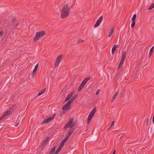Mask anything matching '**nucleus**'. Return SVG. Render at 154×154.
Listing matches in <instances>:
<instances>
[{
    "mask_svg": "<svg viewBox=\"0 0 154 154\" xmlns=\"http://www.w3.org/2000/svg\"><path fill=\"white\" fill-rule=\"evenodd\" d=\"M70 8L67 4H65L61 11L60 17L62 19L67 18L69 15Z\"/></svg>",
    "mask_w": 154,
    "mask_h": 154,
    "instance_id": "nucleus-1",
    "label": "nucleus"
},
{
    "mask_svg": "<svg viewBox=\"0 0 154 154\" xmlns=\"http://www.w3.org/2000/svg\"><path fill=\"white\" fill-rule=\"evenodd\" d=\"M45 32L44 31L36 32L35 33V36L33 39V41L36 42L40 38L43 37L45 35Z\"/></svg>",
    "mask_w": 154,
    "mask_h": 154,
    "instance_id": "nucleus-2",
    "label": "nucleus"
},
{
    "mask_svg": "<svg viewBox=\"0 0 154 154\" xmlns=\"http://www.w3.org/2000/svg\"><path fill=\"white\" fill-rule=\"evenodd\" d=\"M96 109L95 107L94 108L91 112H90V114H89V115L88 116V121H87V123H89L91 121V119H92V117L94 116V115L96 112Z\"/></svg>",
    "mask_w": 154,
    "mask_h": 154,
    "instance_id": "nucleus-3",
    "label": "nucleus"
},
{
    "mask_svg": "<svg viewBox=\"0 0 154 154\" xmlns=\"http://www.w3.org/2000/svg\"><path fill=\"white\" fill-rule=\"evenodd\" d=\"M55 116V114H54L51 116H50L49 117L45 119L42 122V124H45L48 123L54 118Z\"/></svg>",
    "mask_w": 154,
    "mask_h": 154,
    "instance_id": "nucleus-4",
    "label": "nucleus"
},
{
    "mask_svg": "<svg viewBox=\"0 0 154 154\" xmlns=\"http://www.w3.org/2000/svg\"><path fill=\"white\" fill-rule=\"evenodd\" d=\"M73 121V119H71L65 125L64 128L66 129L68 128L69 127L70 128H72L74 126L71 124Z\"/></svg>",
    "mask_w": 154,
    "mask_h": 154,
    "instance_id": "nucleus-5",
    "label": "nucleus"
},
{
    "mask_svg": "<svg viewBox=\"0 0 154 154\" xmlns=\"http://www.w3.org/2000/svg\"><path fill=\"white\" fill-rule=\"evenodd\" d=\"M62 55H60L57 57L55 63L54 64V66L56 67L58 66L61 61V59L62 58Z\"/></svg>",
    "mask_w": 154,
    "mask_h": 154,
    "instance_id": "nucleus-6",
    "label": "nucleus"
},
{
    "mask_svg": "<svg viewBox=\"0 0 154 154\" xmlns=\"http://www.w3.org/2000/svg\"><path fill=\"white\" fill-rule=\"evenodd\" d=\"M136 18V14H134L133 17H132L131 20H132V23L131 24V27L132 28H133L135 25L136 21L135 20Z\"/></svg>",
    "mask_w": 154,
    "mask_h": 154,
    "instance_id": "nucleus-7",
    "label": "nucleus"
},
{
    "mask_svg": "<svg viewBox=\"0 0 154 154\" xmlns=\"http://www.w3.org/2000/svg\"><path fill=\"white\" fill-rule=\"evenodd\" d=\"M70 104L69 102H68L66 103L62 108L63 110H66L67 111L69 109V108H68L70 106Z\"/></svg>",
    "mask_w": 154,
    "mask_h": 154,
    "instance_id": "nucleus-8",
    "label": "nucleus"
},
{
    "mask_svg": "<svg viewBox=\"0 0 154 154\" xmlns=\"http://www.w3.org/2000/svg\"><path fill=\"white\" fill-rule=\"evenodd\" d=\"M126 54H127V51H126L123 52V53L122 55V59H121L120 62L121 63H123L124 61V60L125 58V57H126Z\"/></svg>",
    "mask_w": 154,
    "mask_h": 154,
    "instance_id": "nucleus-9",
    "label": "nucleus"
},
{
    "mask_svg": "<svg viewBox=\"0 0 154 154\" xmlns=\"http://www.w3.org/2000/svg\"><path fill=\"white\" fill-rule=\"evenodd\" d=\"M74 130V129H73V128L71 129V130L69 131L66 137V138H67L68 139L71 136V135L73 133Z\"/></svg>",
    "mask_w": 154,
    "mask_h": 154,
    "instance_id": "nucleus-10",
    "label": "nucleus"
},
{
    "mask_svg": "<svg viewBox=\"0 0 154 154\" xmlns=\"http://www.w3.org/2000/svg\"><path fill=\"white\" fill-rule=\"evenodd\" d=\"M77 95H74L72 96L69 100L68 102H69L70 104H71L72 102H73L74 100H75L77 97Z\"/></svg>",
    "mask_w": 154,
    "mask_h": 154,
    "instance_id": "nucleus-11",
    "label": "nucleus"
},
{
    "mask_svg": "<svg viewBox=\"0 0 154 154\" xmlns=\"http://www.w3.org/2000/svg\"><path fill=\"white\" fill-rule=\"evenodd\" d=\"M73 94L72 92H70L67 96L65 100V102H67L72 96Z\"/></svg>",
    "mask_w": 154,
    "mask_h": 154,
    "instance_id": "nucleus-12",
    "label": "nucleus"
},
{
    "mask_svg": "<svg viewBox=\"0 0 154 154\" xmlns=\"http://www.w3.org/2000/svg\"><path fill=\"white\" fill-rule=\"evenodd\" d=\"M38 63L35 66V67L34 69L32 71V75H34V74H35V73L36 72V71L37 69H38Z\"/></svg>",
    "mask_w": 154,
    "mask_h": 154,
    "instance_id": "nucleus-13",
    "label": "nucleus"
},
{
    "mask_svg": "<svg viewBox=\"0 0 154 154\" xmlns=\"http://www.w3.org/2000/svg\"><path fill=\"white\" fill-rule=\"evenodd\" d=\"M49 139V137H47L46 139H45V140L42 142L41 146H43L46 145L48 141V140Z\"/></svg>",
    "mask_w": 154,
    "mask_h": 154,
    "instance_id": "nucleus-14",
    "label": "nucleus"
},
{
    "mask_svg": "<svg viewBox=\"0 0 154 154\" xmlns=\"http://www.w3.org/2000/svg\"><path fill=\"white\" fill-rule=\"evenodd\" d=\"M118 93V92L117 91L116 92V93L112 97V98L111 100V103L113 102L115 100V99L117 97V95Z\"/></svg>",
    "mask_w": 154,
    "mask_h": 154,
    "instance_id": "nucleus-15",
    "label": "nucleus"
},
{
    "mask_svg": "<svg viewBox=\"0 0 154 154\" xmlns=\"http://www.w3.org/2000/svg\"><path fill=\"white\" fill-rule=\"evenodd\" d=\"M114 28H113V27H112L111 28V30H110L109 32V35H108V37H110L111 35H112L113 33V32H114Z\"/></svg>",
    "mask_w": 154,
    "mask_h": 154,
    "instance_id": "nucleus-16",
    "label": "nucleus"
},
{
    "mask_svg": "<svg viewBox=\"0 0 154 154\" xmlns=\"http://www.w3.org/2000/svg\"><path fill=\"white\" fill-rule=\"evenodd\" d=\"M118 47V45H114L113 46V47L112 48V54H114V52H115V51L116 49Z\"/></svg>",
    "mask_w": 154,
    "mask_h": 154,
    "instance_id": "nucleus-17",
    "label": "nucleus"
},
{
    "mask_svg": "<svg viewBox=\"0 0 154 154\" xmlns=\"http://www.w3.org/2000/svg\"><path fill=\"white\" fill-rule=\"evenodd\" d=\"M62 148V145H60L56 150L55 154H58Z\"/></svg>",
    "mask_w": 154,
    "mask_h": 154,
    "instance_id": "nucleus-18",
    "label": "nucleus"
},
{
    "mask_svg": "<svg viewBox=\"0 0 154 154\" xmlns=\"http://www.w3.org/2000/svg\"><path fill=\"white\" fill-rule=\"evenodd\" d=\"M153 49H154V47H152L150 49V51H149V59L151 57V55L152 54V53Z\"/></svg>",
    "mask_w": 154,
    "mask_h": 154,
    "instance_id": "nucleus-19",
    "label": "nucleus"
},
{
    "mask_svg": "<svg viewBox=\"0 0 154 154\" xmlns=\"http://www.w3.org/2000/svg\"><path fill=\"white\" fill-rule=\"evenodd\" d=\"M56 148V146L53 147L51 149V151L50 152L49 154H53L54 152L55 149Z\"/></svg>",
    "mask_w": 154,
    "mask_h": 154,
    "instance_id": "nucleus-20",
    "label": "nucleus"
},
{
    "mask_svg": "<svg viewBox=\"0 0 154 154\" xmlns=\"http://www.w3.org/2000/svg\"><path fill=\"white\" fill-rule=\"evenodd\" d=\"M68 139L66 137L64 140H62L60 143L61 144L60 145H62V146L64 145L65 143L67 141Z\"/></svg>",
    "mask_w": 154,
    "mask_h": 154,
    "instance_id": "nucleus-21",
    "label": "nucleus"
},
{
    "mask_svg": "<svg viewBox=\"0 0 154 154\" xmlns=\"http://www.w3.org/2000/svg\"><path fill=\"white\" fill-rule=\"evenodd\" d=\"M46 90V88H44L43 90H42L41 91H40L38 93V95L40 96V95H41V94H43V93H44V92Z\"/></svg>",
    "mask_w": 154,
    "mask_h": 154,
    "instance_id": "nucleus-22",
    "label": "nucleus"
},
{
    "mask_svg": "<svg viewBox=\"0 0 154 154\" xmlns=\"http://www.w3.org/2000/svg\"><path fill=\"white\" fill-rule=\"evenodd\" d=\"M90 78H91L90 77L88 76L84 79L83 81L86 83V82L90 79Z\"/></svg>",
    "mask_w": 154,
    "mask_h": 154,
    "instance_id": "nucleus-23",
    "label": "nucleus"
},
{
    "mask_svg": "<svg viewBox=\"0 0 154 154\" xmlns=\"http://www.w3.org/2000/svg\"><path fill=\"white\" fill-rule=\"evenodd\" d=\"M103 19V17L101 16L97 20V21H98V22L100 23L102 20Z\"/></svg>",
    "mask_w": 154,
    "mask_h": 154,
    "instance_id": "nucleus-24",
    "label": "nucleus"
},
{
    "mask_svg": "<svg viewBox=\"0 0 154 154\" xmlns=\"http://www.w3.org/2000/svg\"><path fill=\"white\" fill-rule=\"evenodd\" d=\"M11 112L10 111H8L6 112L4 114V116H6L8 115L9 114H10V112Z\"/></svg>",
    "mask_w": 154,
    "mask_h": 154,
    "instance_id": "nucleus-25",
    "label": "nucleus"
},
{
    "mask_svg": "<svg viewBox=\"0 0 154 154\" xmlns=\"http://www.w3.org/2000/svg\"><path fill=\"white\" fill-rule=\"evenodd\" d=\"M154 8V3L152 4L148 8L149 10H151Z\"/></svg>",
    "mask_w": 154,
    "mask_h": 154,
    "instance_id": "nucleus-26",
    "label": "nucleus"
},
{
    "mask_svg": "<svg viewBox=\"0 0 154 154\" xmlns=\"http://www.w3.org/2000/svg\"><path fill=\"white\" fill-rule=\"evenodd\" d=\"M100 23L98 22L97 21L96 22V23L94 24V27H97L100 24Z\"/></svg>",
    "mask_w": 154,
    "mask_h": 154,
    "instance_id": "nucleus-27",
    "label": "nucleus"
},
{
    "mask_svg": "<svg viewBox=\"0 0 154 154\" xmlns=\"http://www.w3.org/2000/svg\"><path fill=\"white\" fill-rule=\"evenodd\" d=\"M84 87V86H83L82 85H80L79 86V88H78V91H80L81 90H82L83 88Z\"/></svg>",
    "mask_w": 154,
    "mask_h": 154,
    "instance_id": "nucleus-28",
    "label": "nucleus"
},
{
    "mask_svg": "<svg viewBox=\"0 0 154 154\" xmlns=\"http://www.w3.org/2000/svg\"><path fill=\"white\" fill-rule=\"evenodd\" d=\"M84 40H82V39H79L78 40L77 43V44H79L83 42H84Z\"/></svg>",
    "mask_w": 154,
    "mask_h": 154,
    "instance_id": "nucleus-29",
    "label": "nucleus"
},
{
    "mask_svg": "<svg viewBox=\"0 0 154 154\" xmlns=\"http://www.w3.org/2000/svg\"><path fill=\"white\" fill-rule=\"evenodd\" d=\"M16 19L15 18H12L11 19V22L12 23H14L16 21Z\"/></svg>",
    "mask_w": 154,
    "mask_h": 154,
    "instance_id": "nucleus-30",
    "label": "nucleus"
},
{
    "mask_svg": "<svg viewBox=\"0 0 154 154\" xmlns=\"http://www.w3.org/2000/svg\"><path fill=\"white\" fill-rule=\"evenodd\" d=\"M85 84L86 83L83 81L80 85L84 87Z\"/></svg>",
    "mask_w": 154,
    "mask_h": 154,
    "instance_id": "nucleus-31",
    "label": "nucleus"
},
{
    "mask_svg": "<svg viewBox=\"0 0 154 154\" xmlns=\"http://www.w3.org/2000/svg\"><path fill=\"white\" fill-rule=\"evenodd\" d=\"M76 122H77L76 121H74V122L73 121L71 124H72V125H73V126H74L75 125Z\"/></svg>",
    "mask_w": 154,
    "mask_h": 154,
    "instance_id": "nucleus-32",
    "label": "nucleus"
},
{
    "mask_svg": "<svg viewBox=\"0 0 154 154\" xmlns=\"http://www.w3.org/2000/svg\"><path fill=\"white\" fill-rule=\"evenodd\" d=\"M3 34V31H1L0 32V38L2 37Z\"/></svg>",
    "mask_w": 154,
    "mask_h": 154,
    "instance_id": "nucleus-33",
    "label": "nucleus"
},
{
    "mask_svg": "<svg viewBox=\"0 0 154 154\" xmlns=\"http://www.w3.org/2000/svg\"><path fill=\"white\" fill-rule=\"evenodd\" d=\"M114 121H113L109 127V128H110L111 127H112L113 126V125H114Z\"/></svg>",
    "mask_w": 154,
    "mask_h": 154,
    "instance_id": "nucleus-34",
    "label": "nucleus"
},
{
    "mask_svg": "<svg viewBox=\"0 0 154 154\" xmlns=\"http://www.w3.org/2000/svg\"><path fill=\"white\" fill-rule=\"evenodd\" d=\"M149 122V119L148 118L147 119L146 121V126H147V125H148V124Z\"/></svg>",
    "mask_w": 154,
    "mask_h": 154,
    "instance_id": "nucleus-35",
    "label": "nucleus"
},
{
    "mask_svg": "<svg viewBox=\"0 0 154 154\" xmlns=\"http://www.w3.org/2000/svg\"><path fill=\"white\" fill-rule=\"evenodd\" d=\"M16 105H13L12 106V107H11L10 108V109H13V108L16 106Z\"/></svg>",
    "mask_w": 154,
    "mask_h": 154,
    "instance_id": "nucleus-36",
    "label": "nucleus"
},
{
    "mask_svg": "<svg viewBox=\"0 0 154 154\" xmlns=\"http://www.w3.org/2000/svg\"><path fill=\"white\" fill-rule=\"evenodd\" d=\"M100 93V90H98L96 92V94L98 95Z\"/></svg>",
    "mask_w": 154,
    "mask_h": 154,
    "instance_id": "nucleus-37",
    "label": "nucleus"
},
{
    "mask_svg": "<svg viewBox=\"0 0 154 154\" xmlns=\"http://www.w3.org/2000/svg\"><path fill=\"white\" fill-rule=\"evenodd\" d=\"M19 123H20V122H18L15 125V126L16 127H17V126L19 125Z\"/></svg>",
    "mask_w": 154,
    "mask_h": 154,
    "instance_id": "nucleus-38",
    "label": "nucleus"
},
{
    "mask_svg": "<svg viewBox=\"0 0 154 154\" xmlns=\"http://www.w3.org/2000/svg\"><path fill=\"white\" fill-rule=\"evenodd\" d=\"M5 117V116H4V115H3L2 117H1L0 118V120H1L2 119H3Z\"/></svg>",
    "mask_w": 154,
    "mask_h": 154,
    "instance_id": "nucleus-39",
    "label": "nucleus"
},
{
    "mask_svg": "<svg viewBox=\"0 0 154 154\" xmlns=\"http://www.w3.org/2000/svg\"><path fill=\"white\" fill-rule=\"evenodd\" d=\"M122 66H121L120 65H119L118 66V69H119Z\"/></svg>",
    "mask_w": 154,
    "mask_h": 154,
    "instance_id": "nucleus-40",
    "label": "nucleus"
},
{
    "mask_svg": "<svg viewBox=\"0 0 154 154\" xmlns=\"http://www.w3.org/2000/svg\"><path fill=\"white\" fill-rule=\"evenodd\" d=\"M122 66H121L120 65H119L118 66V69H119Z\"/></svg>",
    "mask_w": 154,
    "mask_h": 154,
    "instance_id": "nucleus-41",
    "label": "nucleus"
},
{
    "mask_svg": "<svg viewBox=\"0 0 154 154\" xmlns=\"http://www.w3.org/2000/svg\"><path fill=\"white\" fill-rule=\"evenodd\" d=\"M18 25V23L15 26V28H16L17 26Z\"/></svg>",
    "mask_w": 154,
    "mask_h": 154,
    "instance_id": "nucleus-42",
    "label": "nucleus"
},
{
    "mask_svg": "<svg viewBox=\"0 0 154 154\" xmlns=\"http://www.w3.org/2000/svg\"><path fill=\"white\" fill-rule=\"evenodd\" d=\"M116 152V150H115L113 152L112 154H115Z\"/></svg>",
    "mask_w": 154,
    "mask_h": 154,
    "instance_id": "nucleus-43",
    "label": "nucleus"
},
{
    "mask_svg": "<svg viewBox=\"0 0 154 154\" xmlns=\"http://www.w3.org/2000/svg\"><path fill=\"white\" fill-rule=\"evenodd\" d=\"M123 64V63H122L121 62H120V63H119V64L120 65L122 66V65Z\"/></svg>",
    "mask_w": 154,
    "mask_h": 154,
    "instance_id": "nucleus-44",
    "label": "nucleus"
},
{
    "mask_svg": "<svg viewBox=\"0 0 154 154\" xmlns=\"http://www.w3.org/2000/svg\"><path fill=\"white\" fill-rule=\"evenodd\" d=\"M64 113V112H62L61 113H60V114H61V115H63Z\"/></svg>",
    "mask_w": 154,
    "mask_h": 154,
    "instance_id": "nucleus-45",
    "label": "nucleus"
},
{
    "mask_svg": "<svg viewBox=\"0 0 154 154\" xmlns=\"http://www.w3.org/2000/svg\"><path fill=\"white\" fill-rule=\"evenodd\" d=\"M96 138H97V137L96 136V137L95 139Z\"/></svg>",
    "mask_w": 154,
    "mask_h": 154,
    "instance_id": "nucleus-46",
    "label": "nucleus"
},
{
    "mask_svg": "<svg viewBox=\"0 0 154 154\" xmlns=\"http://www.w3.org/2000/svg\"><path fill=\"white\" fill-rule=\"evenodd\" d=\"M124 89H123V91H124Z\"/></svg>",
    "mask_w": 154,
    "mask_h": 154,
    "instance_id": "nucleus-47",
    "label": "nucleus"
}]
</instances>
